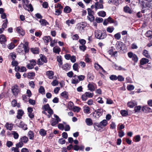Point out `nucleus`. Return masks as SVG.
Returning a JSON list of instances; mask_svg holds the SVG:
<instances>
[{"mask_svg":"<svg viewBox=\"0 0 152 152\" xmlns=\"http://www.w3.org/2000/svg\"><path fill=\"white\" fill-rule=\"evenodd\" d=\"M95 37L97 39H102L105 38L107 36L105 30H103V32L100 30H96L95 32Z\"/></svg>","mask_w":152,"mask_h":152,"instance_id":"1","label":"nucleus"},{"mask_svg":"<svg viewBox=\"0 0 152 152\" xmlns=\"http://www.w3.org/2000/svg\"><path fill=\"white\" fill-rule=\"evenodd\" d=\"M55 118H52L50 121L51 125L52 126H55L58 124L59 122L61 121V119L56 114H54Z\"/></svg>","mask_w":152,"mask_h":152,"instance_id":"2","label":"nucleus"},{"mask_svg":"<svg viewBox=\"0 0 152 152\" xmlns=\"http://www.w3.org/2000/svg\"><path fill=\"white\" fill-rule=\"evenodd\" d=\"M107 124V121L106 120H103L101 121L100 123H94L93 124L94 127L95 129H96V127H101L102 126L104 127Z\"/></svg>","mask_w":152,"mask_h":152,"instance_id":"3","label":"nucleus"},{"mask_svg":"<svg viewBox=\"0 0 152 152\" xmlns=\"http://www.w3.org/2000/svg\"><path fill=\"white\" fill-rule=\"evenodd\" d=\"M40 58L37 61V64L38 65H42L43 64L42 62L46 63L47 62V59L46 57L42 54L40 55Z\"/></svg>","mask_w":152,"mask_h":152,"instance_id":"4","label":"nucleus"},{"mask_svg":"<svg viewBox=\"0 0 152 152\" xmlns=\"http://www.w3.org/2000/svg\"><path fill=\"white\" fill-rule=\"evenodd\" d=\"M124 46V43L120 41L118 42L116 44V49L119 51H121V50H123Z\"/></svg>","mask_w":152,"mask_h":152,"instance_id":"5","label":"nucleus"},{"mask_svg":"<svg viewBox=\"0 0 152 152\" xmlns=\"http://www.w3.org/2000/svg\"><path fill=\"white\" fill-rule=\"evenodd\" d=\"M12 91L14 95L15 96H17L19 92L18 86L15 85L13 86L12 88Z\"/></svg>","mask_w":152,"mask_h":152,"instance_id":"6","label":"nucleus"},{"mask_svg":"<svg viewBox=\"0 0 152 152\" xmlns=\"http://www.w3.org/2000/svg\"><path fill=\"white\" fill-rule=\"evenodd\" d=\"M95 117L96 118H98L101 116L103 113V110L102 109H99L96 110L95 111Z\"/></svg>","mask_w":152,"mask_h":152,"instance_id":"7","label":"nucleus"},{"mask_svg":"<svg viewBox=\"0 0 152 152\" xmlns=\"http://www.w3.org/2000/svg\"><path fill=\"white\" fill-rule=\"evenodd\" d=\"M137 105V102L134 100L131 101L127 103V105L128 107L132 108Z\"/></svg>","mask_w":152,"mask_h":152,"instance_id":"8","label":"nucleus"},{"mask_svg":"<svg viewBox=\"0 0 152 152\" xmlns=\"http://www.w3.org/2000/svg\"><path fill=\"white\" fill-rule=\"evenodd\" d=\"M7 41L6 37L4 34L0 35V43L1 44H4Z\"/></svg>","mask_w":152,"mask_h":152,"instance_id":"9","label":"nucleus"},{"mask_svg":"<svg viewBox=\"0 0 152 152\" xmlns=\"http://www.w3.org/2000/svg\"><path fill=\"white\" fill-rule=\"evenodd\" d=\"M95 84L93 83H89L88 85L89 90L91 91H93L95 89Z\"/></svg>","mask_w":152,"mask_h":152,"instance_id":"10","label":"nucleus"},{"mask_svg":"<svg viewBox=\"0 0 152 152\" xmlns=\"http://www.w3.org/2000/svg\"><path fill=\"white\" fill-rule=\"evenodd\" d=\"M23 114L24 112L22 110H19L18 111L17 115L16 116L17 118L18 119H21Z\"/></svg>","mask_w":152,"mask_h":152,"instance_id":"11","label":"nucleus"},{"mask_svg":"<svg viewBox=\"0 0 152 152\" xmlns=\"http://www.w3.org/2000/svg\"><path fill=\"white\" fill-rule=\"evenodd\" d=\"M94 6L96 10L97 9H102L103 8V6L102 4L99 3L98 1L95 3Z\"/></svg>","mask_w":152,"mask_h":152,"instance_id":"12","label":"nucleus"},{"mask_svg":"<svg viewBox=\"0 0 152 152\" xmlns=\"http://www.w3.org/2000/svg\"><path fill=\"white\" fill-rule=\"evenodd\" d=\"M124 11L125 12L130 14L132 13V11L130 8L127 6L124 7Z\"/></svg>","mask_w":152,"mask_h":152,"instance_id":"13","label":"nucleus"},{"mask_svg":"<svg viewBox=\"0 0 152 152\" xmlns=\"http://www.w3.org/2000/svg\"><path fill=\"white\" fill-rule=\"evenodd\" d=\"M13 124L12 123L10 124L7 122L5 125V126L7 130H11L12 129Z\"/></svg>","mask_w":152,"mask_h":152,"instance_id":"14","label":"nucleus"},{"mask_svg":"<svg viewBox=\"0 0 152 152\" xmlns=\"http://www.w3.org/2000/svg\"><path fill=\"white\" fill-rule=\"evenodd\" d=\"M43 39L44 42L46 43V45H47L48 44V43L51 40L50 37L49 36H45L43 37Z\"/></svg>","mask_w":152,"mask_h":152,"instance_id":"15","label":"nucleus"},{"mask_svg":"<svg viewBox=\"0 0 152 152\" xmlns=\"http://www.w3.org/2000/svg\"><path fill=\"white\" fill-rule=\"evenodd\" d=\"M61 68L63 69L66 71H67L70 69V66L69 64L66 63L64 64L61 67Z\"/></svg>","mask_w":152,"mask_h":152,"instance_id":"16","label":"nucleus"},{"mask_svg":"<svg viewBox=\"0 0 152 152\" xmlns=\"http://www.w3.org/2000/svg\"><path fill=\"white\" fill-rule=\"evenodd\" d=\"M54 74V72L52 71H48L46 72V75L48 76L50 79H52L53 78V76Z\"/></svg>","mask_w":152,"mask_h":152,"instance_id":"17","label":"nucleus"},{"mask_svg":"<svg viewBox=\"0 0 152 152\" xmlns=\"http://www.w3.org/2000/svg\"><path fill=\"white\" fill-rule=\"evenodd\" d=\"M16 31L22 36L25 34V32L20 27H19L17 28Z\"/></svg>","mask_w":152,"mask_h":152,"instance_id":"18","label":"nucleus"},{"mask_svg":"<svg viewBox=\"0 0 152 152\" xmlns=\"http://www.w3.org/2000/svg\"><path fill=\"white\" fill-rule=\"evenodd\" d=\"M18 126L20 128H22L24 130H26L27 129V125L24 124L23 122H20V123L18 125Z\"/></svg>","mask_w":152,"mask_h":152,"instance_id":"19","label":"nucleus"},{"mask_svg":"<svg viewBox=\"0 0 152 152\" xmlns=\"http://www.w3.org/2000/svg\"><path fill=\"white\" fill-rule=\"evenodd\" d=\"M61 96L63 98L68 99V94L67 92L64 91L62 92L61 94Z\"/></svg>","mask_w":152,"mask_h":152,"instance_id":"20","label":"nucleus"},{"mask_svg":"<svg viewBox=\"0 0 152 152\" xmlns=\"http://www.w3.org/2000/svg\"><path fill=\"white\" fill-rule=\"evenodd\" d=\"M53 51L54 53L59 54L61 51V48L58 47H55L53 48Z\"/></svg>","mask_w":152,"mask_h":152,"instance_id":"21","label":"nucleus"},{"mask_svg":"<svg viewBox=\"0 0 152 152\" xmlns=\"http://www.w3.org/2000/svg\"><path fill=\"white\" fill-rule=\"evenodd\" d=\"M23 48L24 49L25 52L28 53L29 51V48L28 47V44L27 42H25L24 44H23Z\"/></svg>","mask_w":152,"mask_h":152,"instance_id":"22","label":"nucleus"},{"mask_svg":"<svg viewBox=\"0 0 152 152\" xmlns=\"http://www.w3.org/2000/svg\"><path fill=\"white\" fill-rule=\"evenodd\" d=\"M142 54L146 58H151L150 56L148 53V51L147 50H143Z\"/></svg>","mask_w":152,"mask_h":152,"instance_id":"23","label":"nucleus"},{"mask_svg":"<svg viewBox=\"0 0 152 152\" xmlns=\"http://www.w3.org/2000/svg\"><path fill=\"white\" fill-rule=\"evenodd\" d=\"M75 22V20L73 19L68 20L66 21V23L68 25V26H70V24H74Z\"/></svg>","mask_w":152,"mask_h":152,"instance_id":"24","label":"nucleus"},{"mask_svg":"<svg viewBox=\"0 0 152 152\" xmlns=\"http://www.w3.org/2000/svg\"><path fill=\"white\" fill-rule=\"evenodd\" d=\"M39 22L42 26H45L48 24V23L45 19H41Z\"/></svg>","mask_w":152,"mask_h":152,"instance_id":"25","label":"nucleus"},{"mask_svg":"<svg viewBox=\"0 0 152 152\" xmlns=\"http://www.w3.org/2000/svg\"><path fill=\"white\" fill-rule=\"evenodd\" d=\"M85 122L88 126H91L93 124L92 120L90 118H86Z\"/></svg>","mask_w":152,"mask_h":152,"instance_id":"26","label":"nucleus"},{"mask_svg":"<svg viewBox=\"0 0 152 152\" xmlns=\"http://www.w3.org/2000/svg\"><path fill=\"white\" fill-rule=\"evenodd\" d=\"M149 61L148 59L143 58L140 60V64L141 65H143L148 62Z\"/></svg>","mask_w":152,"mask_h":152,"instance_id":"27","label":"nucleus"},{"mask_svg":"<svg viewBox=\"0 0 152 152\" xmlns=\"http://www.w3.org/2000/svg\"><path fill=\"white\" fill-rule=\"evenodd\" d=\"M28 135L29 139L31 140H33L34 136V134L32 131H29L28 133Z\"/></svg>","mask_w":152,"mask_h":152,"instance_id":"28","label":"nucleus"},{"mask_svg":"<svg viewBox=\"0 0 152 152\" xmlns=\"http://www.w3.org/2000/svg\"><path fill=\"white\" fill-rule=\"evenodd\" d=\"M71 10H72L68 6L65 7L64 10V12L66 13H70Z\"/></svg>","mask_w":152,"mask_h":152,"instance_id":"29","label":"nucleus"},{"mask_svg":"<svg viewBox=\"0 0 152 152\" xmlns=\"http://www.w3.org/2000/svg\"><path fill=\"white\" fill-rule=\"evenodd\" d=\"M20 139L21 142L24 143H27L28 141V138L26 136L22 137Z\"/></svg>","mask_w":152,"mask_h":152,"instance_id":"30","label":"nucleus"},{"mask_svg":"<svg viewBox=\"0 0 152 152\" xmlns=\"http://www.w3.org/2000/svg\"><path fill=\"white\" fill-rule=\"evenodd\" d=\"M114 28L113 26H109L106 29L107 31L109 33H111L114 30Z\"/></svg>","mask_w":152,"mask_h":152,"instance_id":"31","label":"nucleus"},{"mask_svg":"<svg viewBox=\"0 0 152 152\" xmlns=\"http://www.w3.org/2000/svg\"><path fill=\"white\" fill-rule=\"evenodd\" d=\"M120 113L121 115L123 116H126L128 115V112L125 110H121Z\"/></svg>","mask_w":152,"mask_h":152,"instance_id":"32","label":"nucleus"},{"mask_svg":"<svg viewBox=\"0 0 152 152\" xmlns=\"http://www.w3.org/2000/svg\"><path fill=\"white\" fill-rule=\"evenodd\" d=\"M79 80H78V78H72V80L71 83L72 84H77L79 83Z\"/></svg>","mask_w":152,"mask_h":152,"instance_id":"33","label":"nucleus"},{"mask_svg":"<svg viewBox=\"0 0 152 152\" xmlns=\"http://www.w3.org/2000/svg\"><path fill=\"white\" fill-rule=\"evenodd\" d=\"M57 61L58 62V65L60 66V65H61L63 64V62L61 56H57Z\"/></svg>","mask_w":152,"mask_h":152,"instance_id":"34","label":"nucleus"},{"mask_svg":"<svg viewBox=\"0 0 152 152\" xmlns=\"http://www.w3.org/2000/svg\"><path fill=\"white\" fill-rule=\"evenodd\" d=\"M78 65L77 63H75L73 66V69L75 71L79 72V68Z\"/></svg>","mask_w":152,"mask_h":152,"instance_id":"35","label":"nucleus"},{"mask_svg":"<svg viewBox=\"0 0 152 152\" xmlns=\"http://www.w3.org/2000/svg\"><path fill=\"white\" fill-rule=\"evenodd\" d=\"M3 22H4V23L2 25V28H3L4 29L7 27V24L8 23V20L6 18V20H4Z\"/></svg>","mask_w":152,"mask_h":152,"instance_id":"36","label":"nucleus"},{"mask_svg":"<svg viewBox=\"0 0 152 152\" xmlns=\"http://www.w3.org/2000/svg\"><path fill=\"white\" fill-rule=\"evenodd\" d=\"M39 92L43 94H45V90L43 87L41 86L40 87L39 89Z\"/></svg>","mask_w":152,"mask_h":152,"instance_id":"37","label":"nucleus"},{"mask_svg":"<svg viewBox=\"0 0 152 152\" xmlns=\"http://www.w3.org/2000/svg\"><path fill=\"white\" fill-rule=\"evenodd\" d=\"M39 134L42 136H45L46 134V131L43 129H41L39 131Z\"/></svg>","mask_w":152,"mask_h":152,"instance_id":"38","label":"nucleus"},{"mask_svg":"<svg viewBox=\"0 0 152 152\" xmlns=\"http://www.w3.org/2000/svg\"><path fill=\"white\" fill-rule=\"evenodd\" d=\"M84 112L85 113L89 114L90 113V108L88 107H84Z\"/></svg>","mask_w":152,"mask_h":152,"instance_id":"39","label":"nucleus"},{"mask_svg":"<svg viewBox=\"0 0 152 152\" xmlns=\"http://www.w3.org/2000/svg\"><path fill=\"white\" fill-rule=\"evenodd\" d=\"M87 18L88 19L91 21H92L94 20V17L93 14L88 15Z\"/></svg>","mask_w":152,"mask_h":152,"instance_id":"40","label":"nucleus"},{"mask_svg":"<svg viewBox=\"0 0 152 152\" xmlns=\"http://www.w3.org/2000/svg\"><path fill=\"white\" fill-rule=\"evenodd\" d=\"M99 15L102 17H104L106 15V12L104 11H101L98 12Z\"/></svg>","mask_w":152,"mask_h":152,"instance_id":"41","label":"nucleus"},{"mask_svg":"<svg viewBox=\"0 0 152 152\" xmlns=\"http://www.w3.org/2000/svg\"><path fill=\"white\" fill-rule=\"evenodd\" d=\"M114 37L115 39L117 40L121 38V35L120 33H118L114 35Z\"/></svg>","mask_w":152,"mask_h":152,"instance_id":"42","label":"nucleus"},{"mask_svg":"<svg viewBox=\"0 0 152 152\" xmlns=\"http://www.w3.org/2000/svg\"><path fill=\"white\" fill-rule=\"evenodd\" d=\"M35 74L33 72H29L28 73L27 77L28 78L30 79H32V77L34 76Z\"/></svg>","mask_w":152,"mask_h":152,"instance_id":"43","label":"nucleus"},{"mask_svg":"<svg viewBox=\"0 0 152 152\" xmlns=\"http://www.w3.org/2000/svg\"><path fill=\"white\" fill-rule=\"evenodd\" d=\"M108 3L109 4L112 3L115 5H117L118 4V0H109Z\"/></svg>","mask_w":152,"mask_h":152,"instance_id":"44","label":"nucleus"},{"mask_svg":"<svg viewBox=\"0 0 152 152\" xmlns=\"http://www.w3.org/2000/svg\"><path fill=\"white\" fill-rule=\"evenodd\" d=\"M80 109L81 108L79 107L75 106L73 107V110L74 111L78 113L80 111Z\"/></svg>","mask_w":152,"mask_h":152,"instance_id":"45","label":"nucleus"},{"mask_svg":"<svg viewBox=\"0 0 152 152\" xmlns=\"http://www.w3.org/2000/svg\"><path fill=\"white\" fill-rule=\"evenodd\" d=\"M12 134L13 135L14 138L15 139H17L18 138L19 135L18 133L15 131H12Z\"/></svg>","mask_w":152,"mask_h":152,"instance_id":"46","label":"nucleus"},{"mask_svg":"<svg viewBox=\"0 0 152 152\" xmlns=\"http://www.w3.org/2000/svg\"><path fill=\"white\" fill-rule=\"evenodd\" d=\"M15 46L13 43L11 42L8 45L7 47L9 49L11 50L13 49Z\"/></svg>","mask_w":152,"mask_h":152,"instance_id":"47","label":"nucleus"},{"mask_svg":"<svg viewBox=\"0 0 152 152\" xmlns=\"http://www.w3.org/2000/svg\"><path fill=\"white\" fill-rule=\"evenodd\" d=\"M42 108L45 111H47L50 108L49 105L48 104L44 105L42 107Z\"/></svg>","mask_w":152,"mask_h":152,"instance_id":"48","label":"nucleus"},{"mask_svg":"<svg viewBox=\"0 0 152 152\" xmlns=\"http://www.w3.org/2000/svg\"><path fill=\"white\" fill-rule=\"evenodd\" d=\"M134 138L135 142H138L140 140V135H137L135 136Z\"/></svg>","mask_w":152,"mask_h":152,"instance_id":"49","label":"nucleus"},{"mask_svg":"<svg viewBox=\"0 0 152 152\" xmlns=\"http://www.w3.org/2000/svg\"><path fill=\"white\" fill-rule=\"evenodd\" d=\"M110 78L111 80H116L118 79L117 77L115 75H112L110 77Z\"/></svg>","mask_w":152,"mask_h":152,"instance_id":"50","label":"nucleus"},{"mask_svg":"<svg viewBox=\"0 0 152 152\" xmlns=\"http://www.w3.org/2000/svg\"><path fill=\"white\" fill-rule=\"evenodd\" d=\"M141 107L140 106H136L134 107V110L135 112H139L140 110Z\"/></svg>","mask_w":152,"mask_h":152,"instance_id":"51","label":"nucleus"},{"mask_svg":"<svg viewBox=\"0 0 152 152\" xmlns=\"http://www.w3.org/2000/svg\"><path fill=\"white\" fill-rule=\"evenodd\" d=\"M86 94L87 97L89 98L92 97L94 95L93 93H91L89 92H86Z\"/></svg>","mask_w":152,"mask_h":152,"instance_id":"52","label":"nucleus"},{"mask_svg":"<svg viewBox=\"0 0 152 152\" xmlns=\"http://www.w3.org/2000/svg\"><path fill=\"white\" fill-rule=\"evenodd\" d=\"M132 60L135 62H137L138 60V58L135 54L134 55V56L132 57Z\"/></svg>","mask_w":152,"mask_h":152,"instance_id":"53","label":"nucleus"},{"mask_svg":"<svg viewBox=\"0 0 152 152\" xmlns=\"http://www.w3.org/2000/svg\"><path fill=\"white\" fill-rule=\"evenodd\" d=\"M50 42V46L51 47H53L54 45V44L57 42V40L55 39L52 40H51Z\"/></svg>","mask_w":152,"mask_h":152,"instance_id":"54","label":"nucleus"},{"mask_svg":"<svg viewBox=\"0 0 152 152\" xmlns=\"http://www.w3.org/2000/svg\"><path fill=\"white\" fill-rule=\"evenodd\" d=\"M51 84L53 86H56L58 84V81L56 80H54L51 83Z\"/></svg>","mask_w":152,"mask_h":152,"instance_id":"55","label":"nucleus"},{"mask_svg":"<svg viewBox=\"0 0 152 152\" xmlns=\"http://www.w3.org/2000/svg\"><path fill=\"white\" fill-rule=\"evenodd\" d=\"M23 145V143L22 142H19L18 143H17L16 145V146L19 148H21L22 147Z\"/></svg>","mask_w":152,"mask_h":152,"instance_id":"56","label":"nucleus"},{"mask_svg":"<svg viewBox=\"0 0 152 152\" xmlns=\"http://www.w3.org/2000/svg\"><path fill=\"white\" fill-rule=\"evenodd\" d=\"M127 88L129 90H132L134 89V86L132 85H129L127 86Z\"/></svg>","mask_w":152,"mask_h":152,"instance_id":"57","label":"nucleus"},{"mask_svg":"<svg viewBox=\"0 0 152 152\" xmlns=\"http://www.w3.org/2000/svg\"><path fill=\"white\" fill-rule=\"evenodd\" d=\"M31 50L34 54H38L39 53V50L37 49H31Z\"/></svg>","mask_w":152,"mask_h":152,"instance_id":"58","label":"nucleus"},{"mask_svg":"<svg viewBox=\"0 0 152 152\" xmlns=\"http://www.w3.org/2000/svg\"><path fill=\"white\" fill-rule=\"evenodd\" d=\"M85 77L83 75H80L78 76V79L79 81L83 80L85 78Z\"/></svg>","mask_w":152,"mask_h":152,"instance_id":"59","label":"nucleus"},{"mask_svg":"<svg viewBox=\"0 0 152 152\" xmlns=\"http://www.w3.org/2000/svg\"><path fill=\"white\" fill-rule=\"evenodd\" d=\"M18 64V63L16 61L13 60L12 62V65L13 66H17Z\"/></svg>","mask_w":152,"mask_h":152,"instance_id":"60","label":"nucleus"},{"mask_svg":"<svg viewBox=\"0 0 152 152\" xmlns=\"http://www.w3.org/2000/svg\"><path fill=\"white\" fill-rule=\"evenodd\" d=\"M103 19L101 18H96V21L98 23H100L103 21Z\"/></svg>","mask_w":152,"mask_h":152,"instance_id":"61","label":"nucleus"},{"mask_svg":"<svg viewBox=\"0 0 152 152\" xmlns=\"http://www.w3.org/2000/svg\"><path fill=\"white\" fill-rule=\"evenodd\" d=\"M119 137H121L124 135V132L121 130H120L118 132Z\"/></svg>","mask_w":152,"mask_h":152,"instance_id":"62","label":"nucleus"},{"mask_svg":"<svg viewBox=\"0 0 152 152\" xmlns=\"http://www.w3.org/2000/svg\"><path fill=\"white\" fill-rule=\"evenodd\" d=\"M65 140L63 138H61L59 139L58 142L61 144H63L65 143Z\"/></svg>","mask_w":152,"mask_h":152,"instance_id":"63","label":"nucleus"},{"mask_svg":"<svg viewBox=\"0 0 152 152\" xmlns=\"http://www.w3.org/2000/svg\"><path fill=\"white\" fill-rule=\"evenodd\" d=\"M70 60L72 62L74 63L76 61V57L75 56H71Z\"/></svg>","mask_w":152,"mask_h":152,"instance_id":"64","label":"nucleus"}]
</instances>
